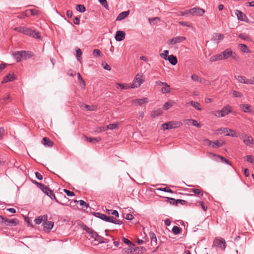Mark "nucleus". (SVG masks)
Masks as SVG:
<instances>
[{
  "instance_id": "obj_33",
  "label": "nucleus",
  "mask_w": 254,
  "mask_h": 254,
  "mask_svg": "<svg viewBox=\"0 0 254 254\" xmlns=\"http://www.w3.org/2000/svg\"><path fill=\"white\" fill-rule=\"evenodd\" d=\"M224 38V35L219 33H215L213 36V39L214 41H217V42H219V41L223 40Z\"/></svg>"
},
{
  "instance_id": "obj_62",
  "label": "nucleus",
  "mask_w": 254,
  "mask_h": 254,
  "mask_svg": "<svg viewBox=\"0 0 254 254\" xmlns=\"http://www.w3.org/2000/svg\"><path fill=\"white\" fill-rule=\"evenodd\" d=\"M41 186H38L37 187L39 188L42 191H44V190H49L47 189V186L44 185V184H43L42 183H41Z\"/></svg>"
},
{
  "instance_id": "obj_58",
  "label": "nucleus",
  "mask_w": 254,
  "mask_h": 254,
  "mask_svg": "<svg viewBox=\"0 0 254 254\" xmlns=\"http://www.w3.org/2000/svg\"><path fill=\"white\" fill-rule=\"evenodd\" d=\"M101 52L99 49H94L93 52V54L95 57H100L101 55Z\"/></svg>"
},
{
  "instance_id": "obj_20",
  "label": "nucleus",
  "mask_w": 254,
  "mask_h": 254,
  "mask_svg": "<svg viewBox=\"0 0 254 254\" xmlns=\"http://www.w3.org/2000/svg\"><path fill=\"white\" fill-rule=\"evenodd\" d=\"M42 143L48 147H52L53 145V142L49 138L44 137L42 139Z\"/></svg>"
},
{
  "instance_id": "obj_2",
  "label": "nucleus",
  "mask_w": 254,
  "mask_h": 254,
  "mask_svg": "<svg viewBox=\"0 0 254 254\" xmlns=\"http://www.w3.org/2000/svg\"><path fill=\"white\" fill-rule=\"evenodd\" d=\"M182 124L180 122L170 121L167 123L162 124V128L163 129H169L179 127L181 126Z\"/></svg>"
},
{
  "instance_id": "obj_45",
  "label": "nucleus",
  "mask_w": 254,
  "mask_h": 254,
  "mask_svg": "<svg viewBox=\"0 0 254 254\" xmlns=\"http://www.w3.org/2000/svg\"><path fill=\"white\" fill-rule=\"evenodd\" d=\"M82 54V52L81 50L80 49H78L76 50V57H77V60L79 62H81V57Z\"/></svg>"
},
{
  "instance_id": "obj_23",
  "label": "nucleus",
  "mask_w": 254,
  "mask_h": 254,
  "mask_svg": "<svg viewBox=\"0 0 254 254\" xmlns=\"http://www.w3.org/2000/svg\"><path fill=\"white\" fill-rule=\"evenodd\" d=\"M133 102L139 105H142L143 104L146 103L148 102V99L147 98H143L142 99H137L133 101Z\"/></svg>"
},
{
  "instance_id": "obj_37",
  "label": "nucleus",
  "mask_w": 254,
  "mask_h": 254,
  "mask_svg": "<svg viewBox=\"0 0 254 254\" xmlns=\"http://www.w3.org/2000/svg\"><path fill=\"white\" fill-rule=\"evenodd\" d=\"M240 49L244 53H249L250 52V50L248 49V47L243 44H240Z\"/></svg>"
},
{
  "instance_id": "obj_48",
  "label": "nucleus",
  "mask_w": 254,
  "mask_h": 254,
  "mask_svg": "<svg viewBox=\"0 0 254 254\" xmlns=\"http://www.w3.org/2000/svg\"><path fill=\"white\" fill-rule=\"evenodd\" d=\"M49 194H50V196H49L52 199H54L56 202L60 204H62V203L60 202L59 200L56 198L54 193H53V191H49Z\"/></svg>"
},
{
  "instance_id": "obj_57",
  "label": "nucleus",
  "mask_w": 254,
  "mask_h": 254,
  "mask_svg": "<svg viewBox=\"0 0 254 254\" xmlns=\"http://www.w3.org/2000/svg\"><path fill=\"white\" fill-rule=\"evenodd\" d=\"M189 9L188 10H186L185 11H180L179 12V14L181 16H190V13L189 12Z\"/></svg>"
},
{
  "instance_id": "obj_19",
  "label": "nucleus",
  "mask_w": 254,
  "mask_h": 254,
  "mask_svg": "<svg viewBox=\"0 0 254 254\" xmlns=\"http://www.w3.org/2000/svg\"><path fill=\"white\" fill-rule=\"evenodd\" d=\"M221 53L222 59L224 60L230 57V55L232 54V51L229 49H227Z\"/></svg>"
},
{
  "instance_id": "obj_53",
  "label": "nucleus",
  "mask_w": 254,
  "mask_h": 254,
  "mask_svg": "<svg viewBox=\"0 0 254 254\" xmlns=\"http://www.w3.org/2000/svg\"><path fill=\"white\" fill-rule=\"evenodd\" d=\"M123 241L125 244L128 245V246H134V245L129 240L125 237L123 238Z\"/></svg>"
},
{
  "instance_id": "obj_22",
  "label": "nucleus",
  "mask_w": 254,
  "mask_h": 254,
  "mask_svg": "<svg viewBox=\"0 0 254 254\" xmlns=\"http://www.w3.org/2000/svg\"><path fill=\"white\" fill-rule=\"evenodd\" d=\"M129 14V11H125L120 13L116 18L117 21H120L125 19Z\"/></svg>"
},
{
  "instance_id": "obj_21",
  "label": "nucleus",
  "mask_w": 254,
  "mask_h": 254,
  "mask_svg": "<svg viewBox=\"0 0 254 254\" xmlns=\"http://www.w3.org/2000/svg\"><path fill=\"white\" fill-rule=\"evenodd\" d=\"M167 60L169 61V63L173 65H176L178 63L177 57L173 55L169 56Z\"/></svg>"
},
{
  "instance_id": "obj_12",
  "label": "nucleus",
  "mask_w": 254,
  "mask_h": 254,
  "mask_svg": "<svg viewBox=\"0 0 254 254\" xmlns=\"http://www.w3.org/2000/svg\"><path fill=\"white\" fill-rule=\"evenodd\" d=\"M235 14H236L239 20L245 22L248 21V19L247 16L240 10H236L235 11Z\"/></svg>"
},
{
  "instance_id": "obj_26",
  "label": "nucleus",
  "mask_w": 254,
  "mask_h": 254,
  "mask_svg": "<svg viewBox=\"0 0 254 254\" xmlns=\"http://www.w3.org/2000/svg\"><path fill=\"white\" fill-rule=\"evenodd\" d=\"M190 104L191 106H192L196 110L198 111H201V108L199 107V104L197 102L195 101H191L189 103H188L186 104V106H188L189 104Z\"/></svg>"
},
{
  "instance_id": "obj_39",
  "label": "nucleus",
  "mask_w": 254,
  "mask_h": 254,
  "mask_svg": "<svg viewBox=\"0 0 254 254\" xmlns=\"http://www.w3.org/2000/svg\"><path fill=\"white\" fill-rule=\"evenodd\" d=\"M76 9L80 12H84L86 10L85 7L82 4H77Z\"/></svg>"
},
{
  "instance_id": "obj_54",
  "label": "nucleus",
  "mask_w": 254,
  "mask_h": 254,
  "mask_svg": "<svg viewBox=\"0 0 254 254\" xmlns=\"http://www.w3.org/2000/svg\"><path fill=\"white\" fill-rule=\"evenodd\" d=\"M107 130V129L106 127H98L96 128V131H97L98 132H101L102 131H105Z\"/></svg>"
},
{
  "instance_id": "obj_18",
  "label": "nucleus",
  "mask_w": 254,
  "mask_h": 254,
  "mask_svg": "<svg viewBox=\"0 0 254 254\" xmlns=\"http://www.w3.org/2000/svg\"><path fill=\"white\" fill-rule=\"evenodd\" d=\"M13 56L17 62H19L23 59L22 51L16 52L13 54Z\"/></svg>"
},
{
  "instance_id": "obj_29",
  "label": "nucleus",
  "mask_w": 254,
  "mask_h": 254,
  "mask_svg": "<svg viewBox=\"0 0 254 254\" xmlns=\"http://www.w3.org/2000/svg\"><path fill=\"white\" fill-rule=\"evenodd\" d=\"M150 236L151 237V244L152 246H156L157 245V239L156 235L153 233H150Z\"/></svg>"
},
{
  "instance_id": "obj_28",
  "label": "nucleus",
  "mask_w": 254,
  "mask_h": 254,
  "mask_svg": "<svg viewBox=\"0 0 254 254\" xmlns=\"http://www.w3.org/2000/svg\"><path fill=\"white\" fill-rule=\"evenodd\" d=\"M187 122L186 123L191 124L192 126L196 127H201V125L197 123V122L193 119H190L186 120Z\"/></svg>"
},
{
  "instance_id": "obj_16",
  "label": "nucleus",
  "mask_w": 254,
  "mask_h": 254,
  "mask_svg": "<svg viewBox=\"0 0 254 254\" xmlns=\"http://www.w3.org/2000/svg\"><path fill=\"white\" fill-rule=\"evenodd\" d=\"M125 33L122 31H118L115 35V39L117 41H121L125 38Z\"/></svg>"
},
{
  "instance_id": "obj_9",
  "label": "nucleus",
  "mask_w": 254,
  "mask_h": 254,
  "mask_svg": "<svg viewBox=\"0 0 254 254\" xmlns=\"http://www.w3.org/2000/svg\"><path fill=\"white\" fill-rule=\"evenodd\" d=\"M240 109L245 113H253L254 111V108L250 105L247 104H242L240 105Z\"/></svg>"
},
{
  "instance_id": "obj_11",
  "label": "nucleus",
  "mask_w": 254,
  "mask_h": 254,
  "mask_svg": "<svg viewBox=\"0 0 254 254\" xmlns=\"http://www.w3.org/2000/svg\"><path fill=\"white\" fill-rule=\"evenodd\" d=\"M43 226L44 228V230L45 232H49L52 229L54 226V223L52 221H44L43 223Z\"/></svg>"
},
{
  "instance_id": "obj_4",
  "label": "nucleus",
  "mask_w": 254,
  "mask_h": 254,
  "mask_svg": "<svg viewBox=\"0 0 254 254\" xmlns=\"http://www.w3.org/2000/svg\"><path fill=\"white\" fill-rule=\"evenodd\" d=\"M204 10L199 7H194L189 9V12L190 16H202L204 13Z\"/></svg>"
},
{
  "instance_id": "obj_13",
  "label": "nucleus",
  "mask_w": 254,
  "mask_h": 254,
  "mask_svg": "<svg viewBox=\"0 0 254 254\" xmlns=\"http://www.w3.org/2000/svg\"><path fill=\"white\" fill-rule=\"evenodd\" d=\"M19 221L17 219H5L4 225L6 226H14L17 225Z\"/></svg>"
},
{
  "instance_id": "obj_64",
  "label": "nucleus",
  "mask_w": 254,
  "mask_h": 254,
  "mask_svg": "<svg viewBox=\"0 0 254 254\" xmlns=\"http://www.w3.org/2000/svg\"><path fill=\"white\" fill-rule=\"evenodd\" d=\"M35 176L39 180H42L43 179L42 175L38 172L35 173Z\"/></svg>"
},
{
  "instance_id": "obj_34",
  "label": "nucleus",
  "mask_w": 254,
  "mask_h": 254,
  "mask_svg": "<svg viewBox=\"0 0 254 254\" xmlns=\"http://www.w3.org/2000/svg\"><path fill=\"white\" fill-rule=\"evenodd\" d=\"M162 114V112L160 110H158L156 111H152L151 113L150 116L152 118H155L156 117H158L161 115Z\"/></svg>"
},
{
  "instance_id": "obj_43",
  "label": "nucleus",
  "mask_w": 254,
  "mask_h": 254,
  "mask_svg": "<svg viewBox=\"0 0 254 254\" xmlns=\"http://www.w3.org/2000/svg\"><path fill=\"white\" fill-rule=\"evenodd\" d=\"M181 229L177 226H174L172 228V232L174 234L177 235L181 232Z\"/></svg>"
},
{
  "instance_id": "obj_63",
  "label": "nucleus",
  "mask_w": 254,
  "mask_h": 254,
  "mask_svg": "<svg viewBox=\"0 0 254 254\" xmlns=\"http://www.w3.org/2000/svg\"><path fill=\"white\" fill-rule=\"evenodd\" d=\"M104 66V68L107 70H110L111 69V66L106 63L102 64Z\"/></svg>"
},
{
  "instance_id": "obj_6",
  "label": "nucleus",
  "mask_w": 254,
  "mask_h": 254,
  "mask_svg": "<svg viewBox=\"0 0 254 254\" xmlns=\"http://www.w3.org/2000/svg\"><path fill=\"white\" fill-rule=\"evenodd\" d=\"M204 141L211 145L213 148H217L223 146L225 144V142L222 140H217L214 141L210 140L208 139H205Z\"/></svg>"
},
{
  "instance_id": "obj_32",
  "label": "nucleus",
  "mask_w": 254,
  "mask_h": 254,
  "mask_svg": "<svg viewBox=\"0 0 254 254\" xmlns=\"http://www.w3.org/2000/svg\"><path fill=\"white\" fill-rule=\"evenodd\" d=\"M77 78L79 80V83L80 85L83 86V88H85V82L82 77L81 74L79 73H77Z\"/></svg>"
},
{
  "instance_id": "obj_55",
  "label": "nucleus",
  "mask_w": 254,
  "mask_h": 254,
  "mask_svg": "<svg viewBox=\"0 0 254 254\" xmlns=\"http://www.w3.org/2000/svg\"><path fill=\"white\" fill-rule=\"evenodd\" d=\"M64 191L66 194V195L68 196H72L75 195L73 191H70L66 189H64Z\"/></svg>"
},
{
  "instance_id": "obj_10",
  "label": "nucleus",
  "mask_w": 254,
  "mask_h": 254,
  "mask_svg": "<svg viewBox=\"0 0 254 254\" xmlns=\"http://www.w3.org/2000/svg\"><path fill=\"white\" fill-rule=\"evenodd\" d=\"M186 40V37L183 36H177L168 40L169 45H175L177 43H181Z\"/></svg>"
},
{
  "instance_id": "obj_50",
  "label": "nucleus",
  "mask_w": 254,
  "mask_h": 254,
  "mask_svg": "<svg viewBox=\"0 0 254 254\" xmlns=\"http://www.w3.org/2000/svg\"><path fill=\"white\" fill-rule=\"evenodd\" d=\"M106 127H107V129H110L112 130V129L117 128L118 125H117V124H115V123L110 124L108 126H107Z\"/></svg>"
},
{
  "instance_id": "obj_44",
  "label": "nucleus",
  "mask_w": 254,
  "mask_h": 254,
  "mask_svg": "<svg viewBox=\"0 0 254 254\" xmlns=\"http://www.w3.org/2000/svg\"><path fill=\"white\" fill-rule=\"evenodd\" d=\"M33 33H32V35H30V36L37 39L41 38V34L40 32H36L35 30H33Z\"/></svg>"
},
{
  "instance_id": "obj_51",
  "label": "nucleus",
  "mask_w": 254,
  "mask_h": 254,
  "mask_svg": "<svg viewBox=\"0 0 254 254\" xmlns=\"http://www.w3.org/2000/svg\"><path fill=\"white\" fill-rule=\"evenodd\" d=\"M166 199L167 201L169 202L170 204L175 205L176 200L175 198L167 197Z\"/></svg>"
},
{
  "instance_id": "obj_5",
  "label": "nucleus",
  "mask_w": 254,
  "mask_h": 254,
  "mask_svg": "<svg viewBox=\"0 0 254 254\" xmlns=\"http://www.w3.org/2000/svg\"><path fill=\"white\" fill-rule=\"evenodd\" d=\"M219 130L222 131V133L225 134L226 136H230L232 137H237V133L234 130L227 127H221Z\"/></svg>"
},
{
  "instance_id": "obj_60",
  "label": "nucleus",
  "mask_w": 254,
  "mask_h": 254,
  "mask_svg": "<svg viewBox=\"0 0 254 254\" xmlns=\"http://www.w3.org/2000/svg\"><path fill=\"white\" fill-rule=\"evenodd\" d=\"M79 203L81 206L83 207H85L86 208H87L89 206V204L87 203L83 200H79Z\"/></svg>"
},
{
  "instance_id": "obj_17",
  "label": "nucleus",
  "mask_w": 254,
  "mask_h": 254,
  "mask_svg": "<svg viewBox=\"0 0 254 254\" xmlns=\"http://www.w3.org/2000/svg\"><path fill=\"white\" fill-rule=\"evenodd\" d=\"M15 79V77L13 74L9 73L5 76L2 81V83L4 84L9 81H12Z\"/></svg>"
},
{
  "instance_id": "obj_61",
  "label": "nucleus",
  "mask_w": 254,
  "mask_h": 254,
  "mask_svg": "<svg viewBox=\"0 0 254 254\" xmlns=\"http://www.w3.org/2000/svg\"><path fill=\"white\" fill-rule=\"evenodd\" d=\"M171 106H172V105L169 102H167L165 103V104L164 105L163 108L164 110H168Z\"/></svg>"
},
{
  "instance_id": "obj_56",
  "label": "nucleus",
  "mask_w": 254,
  "mask_h": 254,
  "mask_svg": "<svg viewBox=\"0 0 254 254\" xmlns=\"http://www.w3.org/2000/svg\"><path fill=\"white\" fill-rule=\"evenodd\" d=\"M34 221H35V223L37 224H41L43 221V217L42 216L38 217L34 220Z\"/></svg>"
},
{
  "instance_id": "obj_30",
  "label": "nucleus",
  "mask_w": 254,
  "mask_h": 254,
  "mask_svg": "<svg viewBox=\"0 0 254 254\" xmlns=\"http://www.w3.org/2000/svg\"><path fill=\"white\" fill-rule=\"evenodd\" d=\"M22 53L23 56V59H29L33 55V53L30 51H22Z\"/></svg>"
},
{
  "instance_id": "obj_59",
  "label": "nucleus",
  "mask_w": 254,
  "mask_h": 254,
  "mask_svg": "<svg viewBox=\"0 0 254 254\" xmlns=\"http://www.w3.org/2000/svg\"><path fill=\"white\" fill-rule=\"evenodd\" d=\"M178 203H180L182 205H186L187 204V202L186 200L183 199H177L175 203L176 206L178 205Z\"/></svg>"
},
{
  "instance_id": "obj_47",
  "label": "nucleus",
  "mask_w": 254,
  "mask_h": 254,
  "mask_svg": "<svg viewBox=\"0 0 254 254\" xmlns=\"http://www.w3.org/2000/svg\"><path fill=\"white\" fill-rule=\"evenodd\" d=\"M158 190L167 192H173V191L172 190H171L169 187L160 188L158 189Z\"/></svg>"
},
{
  "instance_id": "obj_7",
  "label": "nucleus",
  "mask_w": 254,
  "mask_h": 254,
  "mask_svg": "<svg viewBox=\"0 0 254 254\" xmlns=\"http://www.w3.org/2000/svg\"><path fill=\"white\" fill-rule=\"evenodd\" d=\"M231 107L229 105H227L224 106L220 111H217V113H219L220 114V116L221 117H223L231 113Z\"/></svg>"
},
{
  "instance_id": "obj_46",
  "label": "nucleus",
  "mask_w": 254,
  "mask_h": 254,
  "mask_svg": "<svg viewBox=\"0 0 254 254\" xmlns=\"http://www.w3.org/2000/svg\"><path fill=\"white\" fill-rule=\"evenodd\" d=\"M160 20V18L158 17H155L153 18H149V21L150 24H154L155 21H159Z\"/></svg>"
},
{
  "instance_id": "obj_25",
  "label": "nucleus",
  "mask_w": 254,
  "mask_h": 254,
  "mask_svg": "<svg viewBox=\"0 0 254 254\" xmlns=\"http://www.w3.org/2000/svg\"><path fill=\"white\" fill-rule=\"evenodd\" d=\"M84 137L87 141L89 142H99L101 140V138L100 137H88L85 135Z\"/></svg>"
},
{
  "instance_id": "obj_49",
  "label": "nucleus",
  "mask_w": 254,
  "mask_h": 254,
  "mask_svg": "<svg viewBox=\"0 0 254 254\" xmlns=\"http://www.w3.org/2000/svg\"><path fill=\"white\" fill-rule=\"evenodd\" d=\"M168 54L169 51L165 50L164 51V53L161 54V57L164 60H167V58L169 57Z\"/></svg>"
},
{
  "instance_id": "obj_42",
  "label": "nucleus",
  "mask_w": 254,
  "mask_h": 254,
  "mask_svg": "<svg viewBox=\"0 0 254 254\" xmlns=\"http://www.w3.org/2000/svg\"><path fill=\"white\" fill-rule=\"evenodd\" d=\"M140 249H142L143 247H137L135 248H133V247L132 250H130V254H137L138 253L139 250Z\"/></svg>"
},
{
  "instance_id": "obj_27",
  "label": "nucleus",
  "mask_w": 254,
  "mask_h": 254,
  "mask_svg": "<svg viewBox=\"0 0 254 254\" xmlns=\"http://www.w3.org/2000/svg\"><path fill=\"white\" fill-rule=\"evenodd\" d=\"M223 60L221 53L212 56L210 58V62H215Z\"/></svg>"
},
{
  "instance_id": "obj_31",
  "label": "nucleus",
  "mask_w": 254,
  "mask_h": 254,
  "mask_svg": "<svg viewBox=\"0 0 254 254\" xmlns=\"http://www.w3.org/2000/svg\"><path fill=\"white\" fill-rule=\"evenodd\" d=\"M210 154L213 155L214 156L219 158L222 162H225L227 164H228L229 165H232L231 163L228 159H226L224 157L220 156L219 155H216V154H214L213 153H210Z\"/></svg>"
},
{
  "instance_id": "obj_38",
  "label": "nucleus",
  "mask_w": 254,
  "mask_h": 254,
  "mask_svg": "<svg viewBox=\"0 0 254 254\" xmlns=\"http://www.w3.org/2000/svg\"><path fill=\"white\" fill-rule=\"evenodd\" d=\"M81 108L82 109H86L87 111H93L94 110V107L93 106H89V105H86V104H82L81 106Z\"/></svg>"
},
{
  "instance_id": "obj_41",
  "label": "nucleus",
  "mask_w": 254,
  "mask_h": 254,
  "mask_svg": "<svg viewBox=\"0 0 254 254\" xmlns=\"http://www.w3.org/2000/svg\"><path fill=\"white\" fill-rule=\"evenodd\" d=\"M100 3L104 6L106 9L109 10V6L107 0H98Z\"/></svg>"
},
{
  "instance_id": "obj_3",
  "label": "nucleus",
  "mask_w": 254,
  "mask_h": 254,
  "mask_svg": "<svg viewBox=\"0 0 254 254\" xmlns=\"http://www.w3.org/2000/svg\"><path fill=\"white\" fill-rule=\"evenodd\" d=\"M14 30L30 36L33 33V30L31 29L23 26L15 27L14 28Z\"/></svg>"
},
{
  "instance_id": "obj_40",
  "label": "nucleus",
  "mask_w": 254,
  "mask_h": 254,
  "mask_svg": "<svg viewBox=\"0 0 254 254\" xmlns=\"http://www.w3.org/2000/svg\"><path fill=\"white\" fill-rule=\"evenodd\" d=\"M191 78L194 81H197L200 83H202V81L201 78L199 77V76L196 74H193L191 76Z\"/></svg>"
},
{
  "instance_id": "obj_52",
  "label": "nucleus",
  "mask_w": 254,
  "mask_h": 254,
  "mask_svg": "<svg viewBox=\"0 0 254 254\" xmlns=\"http://www.w3.org/2000/svg\"><path fill=\"white\" fill-rule=\"evenodd\" d=\"M232 94L233 96L236 97H242L243 96V94L241 92L235 90L233 91Z\"/></svg>"
},
{
  "instance_id": "obj_36",
  "label": "nucleus",
  "mask_w": 254,
  "mask_h": 254,
  "mask_svg": "<svg viewBox=\"0 0 254 254\" xmlns=\"http://www.w3.org/2000/svg\"><path fill=\"white\" fill-rule=\"evenodd\" d=\"M190 191L193 192L196 194H197L198 196H202L203 195V192L202 190L201 189H190Z\"/></svg>"
},
{
  "instance_id": "obj_1",
  "label": "nucleus",
  "mask_w": 254,
  "mask_h": 254,
  "mask_svg": "<svg viewBox=\"0 0 254 254\" xmlns=\"http://www.w3.org/2000/svg\"><path fill=\"white\" fill-rule=\"evenodd\" d=\"M93 214L95 217L99 218L101 220H104L106 222H111L118 225H121L123 223L122 221L116 219L113 216H108L104 214H102L99 212H93Z\"/></svg>"
},
{
  "instance_id": "obj_35",
  "label": "nucleus",
  "mask_w": 254,
  "mask_h": 254,
  "mask_svg": "<svg viewBox=\"0 0 254 254\" xmlns=\"http://www.w3.org/2000/svg\"><path fill=\"white\" fill-rule=\"evenodd\" d=\"M89 234L90 235L91 237L94 238L96 241H98L100 237L95 231L92 230Z\"/></svg>"
},
{
  "instance_id": "obj_14",
  "label": "nucleus",
  "mask_w": 254,
  "mask_h": 254,
  "mask_svg": "<svg viewBox=\"0 0 254 254\" xmlns=\"http://www.w3.org/2000/svg\"><path fill=\"white\" fill-rule=\"evenodd\" d=\"M235 78L239 82L246 84H250V79H247L245 76L242 75L235 76Z\"/></svg>"
},
{
  "instance_id": "obj_8",
  "label": "nucleus",
  "mask_w": 254,
  "mask_h": 254,
  "mask_svg": "<svg viewBox=\"0 0 254 254\" xmlns=\"http://www.w3.org/2000/svg\"><path fill=\"white\" fill-rule=\"evenodd\" d=\"M142 76L139 74H137L134 79L133 82L132 83L130 87L134 88V87H139L142 83L143 82V80L141 79Z\"/></svg>"
},
{
  "instance_id": "obj_15",
  "label": "nucleus",
  "mask_w": 254,
  "mask_h": 254,
  "mask_svg": "<svg viewBox=\"0 0 254 254\" xmlns=\"http://www.w3.org/2000/svg\"><path fill=\"white\" fill-rule=\"evenodd\" d=\"M243 142L246 145L250 146L254 143V140L252 136L245 135L243 137Z\"/></svg>"
},
{
  "instance_id": "obj_24",
  "label": "nucleus",
  "mask_w": 254,
  "mask_h": 254,
  "mask_svg": "<svg viewBox=\"0 0 254 254\" xmlns=\"http://www.w3.org/2000/svg\"><path fill=\"white\" fill-rule=\"evenodd\" d=\"M160 91L162 93H169L171 91V88L170 85H169L166 82L163 85V87L161 88Z\"/></svg>"
}]
</instances>
